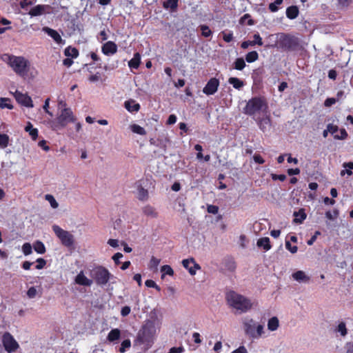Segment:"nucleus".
<instances>
[{"mask_svg":"<svg viewBox=\"0 0 353 353\" xmlns=\"http://www.w3.org/2000/svg\"><path fill=\"white\" fill-rule=\"evenodd\" d=\"M32 247L30 243H25L22 246V251L25 255H29L32 253Z\"/></svg>","mask_w":353,"mask_h":353,"instance_id":"37998d69","label":"nucleus"},{"mask_svg":"<svg viewBox=\"0 0 353 353\" xmlns=\"http://www.w3.org/2000/svg\"><path fill=\"white\" fill-rule=\"evenodd\" d=\"M131 309L129 306H124L121 308V314L122 316H126L130 313Z\"/></svg>","mask_w":353,"mask_h":353,"instance_id":"680f3d73","label":"nucleus"},{"mask_svg":"<svg viewBox=\"0 0 353 353\" xmlns=\"http://www.w3.org/2000/svg\"><path fill=\"white\" fill-rule=\"evenodd\" d=\"M299 14V9L296 6H292L287 8L286 16L290 19H294L297 17Z\"/></svg>","mask_w":353,"mask_h":353,"instance_id":"a878e982","label":"nucleus"},{"mask_svg":"<svg viewBox=\"0 0 353 353\" xmlns=\"http://www.w3.org/2000/svg\"><path fill=\"white\" fill-rule=\"evenodd\" d=\"M178 1L179 0H167L163 3V6L165 8H171L172 10H176L178 7Z\"/></svg>","mask_w":353,"mask_h":353,"instance_id":"c9c22d12","label":"nucleus"},{"mask_svg":"<svg viewBox=\"0 0 353 353\" xmlns=\"http://www.w3.org/2000/svg\"><path fill=\"white\" fill-rule=\"evenodd\" d=\"M201 34L205 37H208L212 34V31L210 30L209 27L206 25L201 26Z\"/></svg>","mask_w":353,"mask_h":353,"instance_id":"c03bdc74","label":"nucleus"},{"mask_svg":"<svg viewBox=\"0 0 353 353\" xmlns=\"http://www.w3.org/2000/svg\"><path fill=\"white\" fill-rule=\"evenodd\" d=\"M223 265L226 270L231 272H234L236 267L234 260L229 257L224 259Z\"/></svg>","mask_w":353,"mask_h":353,"instance_id":"412c9836","label":"nucleus"},{"mask_svg":"<svg viewBox=\"0 0 353 353\" xmlns=\"http://www.w3.org/2000/svg\"><path fill=\"white\" fill-rule=\"evenodd\" d=\"M120 334L121 332L119 329H113L109 332L108 335V340L109 341H114L119 339Z\"/></svg>","mask_w":353,"mask_h":353,"instance_id":"7c9ffc66","label":"nucleus"},{"mask_svg":"<svg viewBox=\"0 0 353 353\" xmlns=\"http://www.w3.org/2000/svg\"><path fill=\"white\" fill-rule=\"evenodd\" d=\"M271 177L274 181L276 180H280L281 181H283L286 179V176L285 174H271Z\"/></svg>","mask_w":353,"mask_h":353,"instance_id":"13d9d810","label":"nucleus"},{"mask_svg":"<svg viewBox=\"0 0 353 353\" xmlns=\"http://www.w3.org/2000/svg\"><path fill=\"white\" fill-rule=\"evenodd\" d=\"M345 348L347 353H353V343H347L345 345Z\"/></svg>","mask_w":353,"mask_h":353,"instance_id":"338daca9","label":"nucleus"},{"mask_svg":"<svg viewBox=\"0 0 353 353\" xmlns=\"http://www.w3.org/2000/svg\"><path fill=\"white\" fill-rule=\"evenodd\" d=\"M42 30L51 37L54 41L58 44L64 43L65 41L62 39L61 37L57 30H54L48 27L43 28Z\"/></svg>","mask_w":353,"mask_h":353,"instance_id":"4468645a","label":"nucleus"},{"mask_svg":"<svg viewBox=\"0 0 353 353\" xmlns=\"http://www.w3.org/2000/svg\"><path fill=\"white\" fill-rule=\"evenodd\" d=\"M33 248L38 254H42L46 252V247L44 244L40 241H37L34 243Z\"/></svg>","mask_w":353,"mask_h":353,"instance_id":"2f4dec72","label":"nucleus"},{"mask_svg":"<svg viewBox=\"0 0 353 353\" xmlns=\"http://www.w3.org/2000/svg\"><path fill=\"white\" fill-rule=\"evenodd\" d=\"M3 346L8 352L15 351L19 345L17 341L14 339L10 333H5L3 336Z\"/></svg>","mask_w":353,"mask_h":353,"instance_id":"9d476101","label":"nucleus"},{"mask_svg":"<svg viewBox=\"0 0 353 353\" xmlns=\"http://www.w3.org/2000/svg\"><path fill=\"white\" fill-rule=\"evenodd\" d=\"M229 83L233 85L236 89L240 90L243 85V82L238 78L230 77L228 80Z\"/></svg>","mask_w":353,"mask_h":353,"instance_id":"c756f323","label":"nucleus"},{"mask_svg":"<svg viewBox=\"0 0 353 353\" xmlns=\"http://www.w3.org/2000/svg\"><path fill=\"white\" fill-rule=\"evenodd\" d=\"M156 332L154 324L151 321H147L139 330L137 340L141 343H149Z\"/></svg>","mask_w":353,"mask_h":353,"instance_id":"423d86ee","label":"nucleus"},{"mask_svg":"<svg viewBox=\"0 0 353 353\" xmlns=\"http://www.w3.org/2000/svg\"><path fill=\"white\" fill-rule=\"evenodd\" d=\"M283 2V0H276L274 3H271L269 5V9L271 12H276L278 10L277 6L281 4Z\"/></svg>","mask_w":353,"mask_h":353,"instance_id":"49530a36","label":"nucleus"},{"mask_svg":"<svg viewBox=\"0 0 353 353\" xmlns=\"http://www.w3.org/2000/svg\"><path fill=\"white\" fill-rule=\"evenodd\" d=\"M6 62L17 74L22 77L26 76L30 68V62L25 57L8 55Z\"/></svg>","mask_w":353,"mask_h":353,"instance_id":"f03ea898","label":"nucleus"},{"mask_svg":"<svg viewBox=\"0 0 353 353\" xmlns=\"http://www.w3.org/2000/svg\"><path fill=\"white\" fill-rule=\"evenodd\" d=\"M257 123L259 126V128L263 132H266V131L269 130L270 128L271 123H270V119L268 116H266L265 117L259 119L257 121Z\"/></svg>","mask_w":353,"mask_h":353,"instance_id":"aec40b11","label":"nucleus"},{"mask_svg":"<svg viewBox=\"0 0 353 353\" xmlns=\"http://www.w3.org/2000/svg\"><path fill=\"white\" fill-rule=\"evenodd\" d=\"M130 341L129 339H125L122 342L119 351L121 352H124L125 351V349L130 347Z\"/></svg>","mask_w":353,"mask_h":353,"instance_id":"8fccbe9b","label":"nucleus"},{"mask_svg":"<svg viewBox=\"0 0 353 353\" xmlns=\"http://www.w3.org/2000/svg\"><path fill=\"white\" fill-rule=\"evenodd\" d=\"M46 199L50 203V204L52 208L55 209V208H58L59 204L52 195L46 194Z\"/></svg>","mask_w":353,"mask_h":353,"instance_id":"79ce46f5","label":"nucleus"},{"mask_svg":"<svg viewBox=\"0 0 353 353\" xmlns=\"http://www.w3.org/2000/svg\"><path fill=\"white\" fill-rule=\"evenodd\" d=\"M334 332L339 333L341 336L345 337L347 334L346 323L344 321L339 322L334 328Z\"/></svg>","mask_w":353,"mask_h":353,"instance_id":"4be33fe9","label":"nucleus"},{"mask_svg":"<svg viewBox=\"0 0 353 353\" xmlns=\"http://www.w3.org/2000/svg\"><path fill=\"white\" fill-rule=\"evenodd\" d=\"M37 293V289L34 287H31L27 292V295L30 299H33L36 296Z\"/></svg>","mask_w":353,"mask_h":353,"instance_id":"4d7b16f0","label":"nucleus"},{"mask_svg":"<svg viewBox=\"0 0 353 353\" xmlns=\"http://www.w3.org/2000/svg\"><path fill=\"white\" fill-rule=\"evenodd\" d=\"M161 260L154 257L152 256L150 263H149V268L150 270H154V271L157 270L158 266L160 263Z\"/></svg>","mask_w":353,"mask_h":353,"instance_id":"f704fd0d","label":"nucleus"},{"mask_svg":"<svg viewBox=\"0 0 353 353\" xmlns=\"http://www.w3.org/2000/svg\"><path fill=\"white\" fill-rule=\"evenodd\" d=\"M36 261L37 263V265H36L35 268L37 270H41L46 264V260L42 258L37 259Z\"/></svg>","mask_w":353,"mask_h":353,"instance_id":"5fc2aeb1","label":"nucleus"},{"mask_svg":"<svg viewBox=\"0 0 353 353\" xmlns=\"http://www.w3.org/2000/svg\"><path fill=\"white\" fill-rule=\"evenodd\" d=\"M347 133L345 129L340 130V135L334 134V137L336 139L343 140L347 137Z\"/></svg>","mask_w":353,"mask_h":353,"instance_id":"09e8293b","label":"nucleus"},{"mask_svg":"<svg viewBox=\"0 0 353 353\" xmlns=\"http://www.w3.org/2000/svg\"><path fill=\"white\" fill-rule=\"evenodd\" d=\"M232 353H248V352L246 348L243 345H242V346H240L236 350L232 352Z\"/></svg>","mask_w":353,"mask_h":353,"instance_id":"774afa93","label":"nucleus"},{"mask_svg":"<svg viewBox=\"0 0 353 353\" xmlns=\"http://www.w3.org/2000/svg\"><path fill=\"white\" fill-rule=\"evenodd\" d=\"M259 59V54L256 51L248 52L245 56V60L248 63H252Z\"/></svg>","mask_w":353,"mask_h":353,"instance_id":"72a5a7b5","label":"nucleus"},{"mask_svg":"<svg viewBox=\"0 0 353 353\" xmlns=\"http://www.w3.org/2000/svg\"><path fill=\"white\" fill-rule=\"evenodd\" d=\"M226 300L229 306L236 310V314L245 313L252 307L250 299L234 291L227 293Z\"/></svg>","mask_w":353,"mask_h":353,"instance_id":"f257e3e1","label":"nucleus"},{"mask_svg":"<svg viewBox=\"0 0 353 353\" xmlns=\"http://www.w3.org/2000/svg\"><path fill=\"white\" fill-rule=\"evenodd\" d=\"M335 103H336V99L334 98H327L325 101L324 105L326 107H330V106L332 105L333 104H334Z\"/></svg>","mask_w":353,"mask_h":353,"instance_id":"0e129e2a","label":"nucleus"},{"mask_svg":"<svg viewBox=\"0 0 353 353\" xmlns=\"http://www.w3.org/2000/svg\"><path fill=\"white\" fill-rule=\"evenodd\" d=\"M90 276L97 285L103 286L113 277V275L105 268L97 266L90 271Z\"/></svg>","mask_w":353,"mask_h":353,"instance_id":"39448f33","label":"nucleus"},{"mask_svg":"<svg viewBox=\"0 0 353 353\" xmlns=\"http://www.w3.org/2000/svg\"><path fill=\"white\" fill-rule=\"evenodd\" d=\"M223 40L229 43L233 39V34L232 32H226L225 31L222 32Z\"/></svg>","mask_w":353,"mask_h":353,"instance_id":"603ef678","label":"nucleus"},{"mask_svg":"<svg viewBox=\"0 0 353 353\" xmlns=\"http://www.w3.org/2000/svg\"><path fill=\"white\" fill-rule=\"evenodd\" d=\"M26 132H28L30 136L33 140H36L38 137V130L33 128V126L30 122H28L27 125L25 128Z\"/></svg>","mask_w":353,"mask_h":353,"instance_id":"cd10ccee","label":"nucleus"},{"mask_svg":"<svg viewBox=\"0 0 353 353\" xmlns=\"http://www.w3.org/2000/svg\"><path fill=\"white\" fill-rule=\"evenodd\" d=\"M48 8V5H37L30 9L29 14L32 17L39 16L45 13Z\"/></svg>","mask_w":353,"mask_h":353,"instance_id":"dca6fc26","label":"nucleus"},{"mask_svg":"<svg viewBox=\"0 0 353 353\" xmlns=\"http://www.w3.org/2000/svg\"><path fill=\"white\" fill-rule=\"evenodd\" d=\"M75 117L70 108L61 109L59 115L57 119L50 122V126L53 130H58L64 128L68 123L74 122Z\"/></svg>","mask_w":353,"mask_h":353,"instance_id":"20e7f679","label":"nucleus"},{"mask_svg":"<svg viewBox=\"0 0 353 353\" xmlns=\"http://www.w3.org/2000/svg\"><path fill=\"white\" fill-rule=\"evenodd\" d=\"M131 130L134 133H137L141 135H145L146 134L145 129L137 124L132 125Z\"/></svg>","mask_w":353,"mask_h":353,"instance_id":"4c0bfd02","label":"nucleus"},{"mask_svg":"<svg viewBox=\"0 0 353 353\" xmlns=\"http://www.w3.org/2000/svg\"><path fill=\"white\" fill-rule=\"evenodd\" d=\"M10 101V99L8 98H1L0 99V108H8L12 110L13 108V105H11L9 102Z\"/></svg>","mask_w":353,"mask_h":353,"instance_id":"e433bc0d","label":"nucleus"},{"mask_svg":"<svg viewBox=\"0 0 353 353\" xmlns=\"http://www.w3.org/2000/svg\"><path fill=\"white\" fill-rule=\"evenodd\" d=\"M339 215V211L337 210H334V212L332 213L330 211H327L325 213V217L329 220H334Z\"/></svg>","mask_w":353,"mask_h":353,"instance_id":"de8ad7c7","label":"nucleus"},{"mask_svg":"<svg viewBox=\"0 0 353 353\" xmlns=\"http://www.w3.org/2000/svg\"><path fill=\"white\" fill-rule=\"evenodd\" d=\"M125 108H126L128 111H130V112H134V111L137 112V111H138V110H139V108H140V105H139V104H138V103H135V104H134L132 106H131V105H130V103H129L128 101H126V102L125 103Z\"/></svg>","mask_w":353,"mask_h":353,"instance_id":"a18cd8bd","label":"nucleus"},{"mask_svg":"<svg viewBox=\"0 0 353 353\" xmlns=\"http://www.w3.org/2000/svg\"><path fill=\"white\" fill-rule=\"evenodd\" d=\"M292 276L295 281L299 283H307L310 280V276L306 275L305 273L301 270L295 272L294 273L292 274Z\"/></svg>","mask_w":353,"mask_h":353,"instance_id":"6ab92c4d","label":"nucleus"},{"mask_svg":"<svg viewBox=\"0 0 353 353\" xmlns=\"http://www.w3.org/2000/svg\"><path fill=\"white\" fill-rule=\"evenodd\" d=\"M219 208L214 205H210L208 206V212L211 214H216L218 213Z\"/></svg>","mask_w":353,"mask_h":353,"instance_id":"052dcab7","label":"nucleus"},{"mask_svg":"<svg viewBox=\"0 0 353 353\" xmlns=\"http://www.w3.org/2000/svg\"><path fill=\"white\" fill-rule=\"evenodd\" d=\"M182 264L185 268L188 270L189 273L191 275H194L196 274V270L200 269L199 265L195 263L192 258L183 260Z\"/></svg>","mask_w":353,"mask_h":353,"instance_id":"ddd939ff","label":"nucleus"},{"mask_svg":"<svg viewBox=\"0 0 353 353\" xmlns=\"http://www.w3.org/2000/svg\"><path fill=\"white\" fill-rule=\"evenodd\" d=\"M327 127V130L332 134H334L339 130V128L337 125H334L331 123L328 124Z\"/></svg>","mask_w":353,"mask_h":353,"instance_id":"bf43d9fd","label":"nucleus"},{"mask_svg":"<svg viewBox=\"0 0 353 353\" xmlns=\"http://www.w3.org/2000/svg\"><path fill=\"white\" fill-rule=\"evenodd\" d=\"M142 211L145 216H150L151 218H157L158 216V213L156 211V209L150 205H146L143 207Z\"/></svg>","mask_w":353,"mask_h":353,"instance_id":"b1692460","label":"nucleus"},{"mask_svg":"<svg viewBox=\"0 0 353 353\" xmlns=\"http://www.w3.org/2000/svg\"><path fill=\"white\" fill-rule=\"evenodd\" d=\"M75 282L83 286H90L93 283V281L92 279H88L83 274L82 271H81L75 278Z\"/></svg>","mask_w":353,"mask_h":353,"instance_id":"a211bd4d","label":"nucleus"},{"mask_svg":"<svg viewBox=\"0 0 353 353\" xmlns=\"http://www.w3.org/2000/svg\"><path fill=\"white\" fill-rule=\"evenodd\" d=\"M281 45L282 48L291 51H299L304 49L302 41L294 36L283 35L281 39Z\"/></svg>","mask_w":353,"mask_h":353,"instance_id":"6e6552de","label":"nucleus"},{"mask_svg":"<svg viewBox=\"0 0 353 353\" xmlns=\"http://www.w3.org/2000/svg\"><path fill=\"white\" fill-rule=\"evenodd\" d=\"M242 323L245 334L250 338L259 339L264 333V326L252 319L244 318Z\"/></svg>","mask_w":353,"mask_h":353,"instance_id":"7ed1b4c3","label":"nucleus"},{"mask_svg":"<svg viewBox=\"0 0 353 353\" xmlns=\"http://www.w3.org/2000/svg\"><path fill=\"white\" fill-rule=\"evenodd\" d=\"M13 95L19 103L28 108L33 107L32 99L28 94H23L21 92L16 90Z\"/></svg>","mask_w":353,"mask_h":353,"instance_id":"9b49d317","label":"nucleus"},{"mask_svg":"<svg viewBox=\"0 0 353 353\" xmlns=\"http://www.w3.org/2000/svg\"><path fill=\"white\" fill-rule=\"evenodd\" d=\"M52 230L56 236L59 239L62 245L67 248H71L74 244V236L70 232L61 228L58 225H53Z\"/></svg>","mask_w":353,"mask_h":353,"instance_id":"1a4fd4ad","label":"nucleus"},{"mask_svg":"<svg viewBox=\"0 0 353 353\" xmlns=\"http://www.w3.org/2000/svg\"><path fill=\"white\" fill-rule=\"evenodd\" d=\"M137 188V198L140 201H147L148 199V191L143 188L142 181H139L136 183Z\"/></svg>","mask_w":353,"mask_h":353,"instance_id":"f3484780","label":"nucleus"},{"mask_svg":"<svg viewBox=\"0 0 353 353\" xmlns=\"http://www.w3.org/2000/svg\"><path fill=\"white\" fill-rule=\"evenodd\" d=\"M285 248L292 254H295L297 252V250H298L297 246H296V245L292 246L291 243H290V242L289 241H286V242H285Z\"/></svg>","mask_w":353,"mask_h":353,"instance_id":"864d4df0","label":"nucleus"},{"mask_svg":"<svg viewBox=\"0 0 353 353\" xmlns=\"http://www.w3.org/2000/svg\"><path fill=\"white\" fill-rule=\"evenodd\" d=\"M294 221L296 223H301L306 218V214L303 209H300L298 212H294Z\"/></svg>","mask_w":353,"mask_h":353,"instance_id":"c85d7f7f","label":"nucleus"},{"mask_svg":"<svg viewBox=\"0 0 353 353\" xmlns=\"http://www.w3.org/2000/svg\"><path fill=\"white\" fill-rule=\"evenodd\" d=\"M219 85V80L216 78H212L204 87L203 92L207 95L213 94L217 91Z\"/></svg>","mask_w":353,"mask_h":353,"instance_id":"f8f14e48","label":"nucleus"},{"mask_svg":"<svg viewBox=\"0 0 353 353\" xmlns=\"http://www.w3.org/2000/svg\"><path fill=\"white\" fill-rule=\"evenodd\" d=\"M256 245L259 248H263L265 250H270L271 245L268 237H263L257 241Z\"/></svg>","mask_w":353,"mask_h":353,"instance_id":"5701e85b","label":"nucleus"},{"mask_svg":"<svg viewBox=\"0 0 353 353\" xmlns=\"http://www.w3.org/2000/svg\"><path fill=\"white\" fill-rule=\"evenodd\" d=\"M254 40L252 41V43H253L254 46L256 45V44H257V45H259L260 46H263V41H262V39L260 37L259 34H258V33L257 34H254Z\"/></svg>","mask_w":353,"mask_h":353,"instance_id":"6e6d98bb","label":"nucleus"},{"mask_svg":"<svg viewBox=\"0 0 353 353\" xmlns=\"http://www.w3.org/2000/svg\"><path fill=\"white\" fill-rule=\"evenodd\" d=\"M9 137L7 134H0V147L5 148L8 145Z\"/></svg>","mask_w":353,"mask_h":353,"instance_id":"a19ab883","label":"nucleus"},{"mask_svg":"<svg viewBox=\"0 0 353 353\" xmlns=\"http://www.w3.org/2000/svg\"><path fill=\"white\" fill-rule=\"evenodd\" d=\"M266 108V103L263 99L260 97H254L247 102V104L244 108V113L252 116Z\"/></svg>","mask_w":353,"mask_h":353,"instance_id":"0eeeda50","label":"nucleus"},{"mask_svg":"<svg viewBox=\"0 0 353 353\" xmlns=\"http://www.w3.org/2000/svg\"><path fill=\"white\" fill-rule=\"evenodd\" d=\"M183 351L184 348L183 347H172L169 353H182Z\"/></svg>","mask_w":353,"mask_h":353,"instance_id":"69168bd1","label":"nucleus"},{"mask_svg":"<svg viewBox=\"0 0 353 353\" xmlns=\"http://www.w3.org/2000/svg\"><path fill=\"white\" fill-rule=\"evenodd\" d=\"M141 62V56L137 52L134 54V57L128 62V65L130 68L137 69L139 68Z\"/></svg>","mask_w":353,"mask_h":353,"instance_id":"bb28decb","label":"nucleus"},{"mask_svg":"<svg viewBox=\"0 0 353 353\" xmlns=\"http://www.w3.org/2000/svg\"><path fill=\"white\" fill-rule=\"evenodd\" d=\"M247 237L245 234H241L239 236V246L244 249L246 248Z\"/></svg>","mask_w":353,"mask_h":353,"instance_id":"3c124183","label":"nucleus"},{"mask_svg":"<svg viewBox=\"0 0 353 353\" xmlns=\"http://www.w3.org/2000/svg\"><path fill=\"white\" fill-rule=\"evenodd\" d=\"M161 272H163L162 274V279L164 277L165 274H168L170 276H172L174 274V271L172 268L168 265H164L161 268Z\"/></svg>","mask_w":353,"mask_h":353,"instance_id":"58836bf2","label":"nucleus"},{"mask_svg":"<svg viewBox=\"0 0 353 353\" xmlns=\"http://www.w3.org/2000/svg\"><path fill=\"white\" fill-rule=\"evenodd\" d=\"M64 54L66 57H77L79 55L78 50L74 48L68 47L65 49Z\"/></svg>","mask_w":353,"mask_h":353,"instance_id":"473e14b6","label":"nucleus"},{"mask_svg":"<svg viewBox=\"0 0 353 353\" xmlns=\"http://www.w3.org/2000/svg\"><path fill=\"white\" fill-rule=\"evenodd\" d=\"M279 326V321L276 316H273L268 320V329L270 331H275Z\"/></svg>","mask_w":353,"mask_h":353,"instance_id":"393cba45","label":"nucleus"},{"mask_svg":"<svg viewBox=\"0 0 353 353\" xmlns=\"http://www.w3.org/2000/svg\"><path fill=\"white\" fill-rule=\"evenodd\" d=\"M117 51V46L112 41H108L102 46V52L105 55L114 54Z\"/></svg>","mask_w":353,"mask_h":353,"instance_id":"2eb2a0df","label":"nucleus"},{"mask_svg":"<svg viewBox=\"0 0 353 353\" xmlns=\"http://www.w3.org/2000/svg\"><path fill=\"white\" fill-rule=\"evenodd\" d=\"M320 234H321V232L319 231L315 232L314 234L310 238V240L307 241V245H313V243H314V241L316 239L317 236L320 235Z\"/></svg>","mask_w":353,"mask_h":353,"instance_id":"e2e57ef3","label":"nucleus"},{"mask_svg":"<svg viewBox=\"0 0 353 353\" xmlns=\"http://www.w3.org/2000/svg\"><path fill=\"white\" fill-rule=\"evenodd\" d=\"M245 66V61L243 58H238L234 62V68L238 70H243Z\"/></svg>","mask_w":353,"mask_h":353,"instance_id":"ea45409f","label":"nucleus"}]
</instances>
